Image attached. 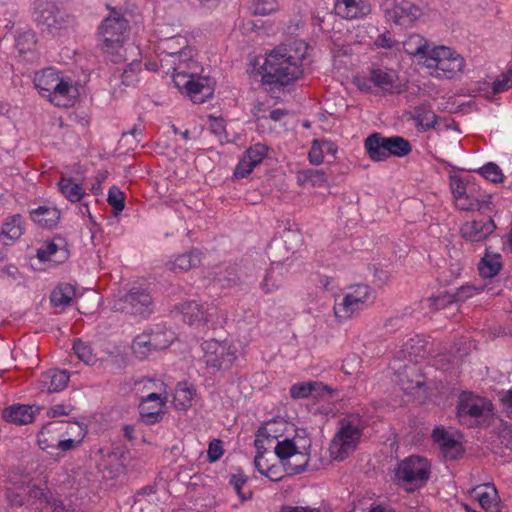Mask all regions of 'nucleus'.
Wrapping results in <instances>:
<instances>
[{
  "label": "nucleus",
  "instance_id": "obj_1",
  "mask_svg": "<svg viewBox=\"0 0 512 512\" xmlns=\"http://www.w3.org/2000/svg\"><path fill=\"white\" fill-rule=\"evenodd\" d=\"M307 45L295 42L293 45H280L265 54L258 72L261 82L270 90L293 84L303 76V60Z\"/></svg>",
  "mask_w": 512,
  "mask_h": 512
},
{
  "label": "nucleus",
  "instance_id": "obj_2",
  "mask_svg": "<svg viewBox=\"0 0 512 512\" xmlns=\"http://www.w3.org/2000/svg\"><path fill=\"white\" fill-rule=\"evenodd\" d=\"M265 427L270 429V436L263 435L264 446L267 450L274 449V453L284 465H288L289 474L301 473L309 462L310 440L300 435L293 438L283 436H275L272 434V425L267 424Z\"/></svg>",
  "mask_w": 512,
  "mask_h": 512
},
{
  "label": "nucleus",
  "instance_id": "obj_3",
  "mask_svg": "<svg viewBox=\"0 0 512 512\" xmlns=\"http://www.w3.org/2000/svg\"><path fill=\"white\" fill-rule=\"evenodd\" d=\"M129 21L115 9L105 17L98 27L101 48L114 63L127 60L125 42L129 38Z\"/></svg>",
  "mask_w": 512,
  "mask_h": 512
},
{
  "label": "nucleus",
  "instance_id": "obj_4",
  "mask_svg": "<svg viewBox=\"0 0 512 512\" xmlns=\"http://www.w3.org/2000/svg\"><path fill=\"white\" fill-rule=\"evenodd\" d=\"M156 56L160 61L162 73L174 75L182 73L190 66L195 68L194 50L188 46V41L182 36H172L160 40Z\"/></svg>",
  "mask_w": 512,
  "mask_h": 512
},
{
  "label": "nucleus",
  "instance_id": "obj_5",
  "mask_svg": "<svg viewBox=\"0 0 512 512\" xmlns=\"http://www.w3.org/2000/svg\"><path fill=\"white\" fill-rule=\"evenodd\" d=\"M163 383L153 379H141L135 383L137 392H141L139 413L141 420L148 424H156L163 419L167 403V395L162 392Z\"/></svg>",
  "mask_w": 512,
  "mask_h": 512
},
{
  "label": "nucleus",
  "instance_id": "obj_6",
  "mask_svg": "<svg viewBox=\"0 0 512 512\" xmlns=\"http://www.w3.org/2000/svg\"><path fill=\"white\" fill-rule=\"evenodd\" d=\"M423 65L432 77L452 80L463 73L466 62L456 50L447 46H435L426 55Z\"/></svg>",
  "mask_w": 512,
  "mask_h": 512
},
{
  "label": "nucleus",
  "instance_id": "obj_7",
  "mask_svg": "<svg viewBox=\"0 0 512 512\" xmlns=\"http://www.w3.org/2000/svg\"><path fill=\"white\" fill-rule=\"evenodd\" d=\"M202 67L195 61L194 67L184 69L182 73L172 75V80L176 88L186 95L194 103H204L214 92L215 81L208 76H200Z\"/></svg>",
  "mask_w": 512,
  "mask_h": 512
},
{
  "label": "nucleus",
  "instance_id": "obj_8",
  "mask_svg": "<svg viewBox=\"0 0 512 512\" xmlns=\"http://www.w3.org/2000/svg\"><path fill=\"white\" fill-rule=\"evenodd\" d=\"M398 72L387 66L372 64L365 75L354 79L357 88L365 93H380L383 95L399 92Z\"/></svg>",
  "mask_w": 512,
  "mask_h": 512
},
{
  "label": "nucleus",
  "instance_id": "obj_9",
  "mask_svg": "<svg viewBox=\"0 0 512 512\" xmlns=\"http://www.w3.org/2000/svg\"><path fill=\"white\" fill-rule=\"evenodd\" d=\"M456 409L459 423L468 428H475L492 414L494 407L488 398L463 391L459 395Z\"/></svg>",
  "mask_w": 512,
  "mask_h": 512
},
{
  "label": "nucleus",
  "instance_id": "obj_10",
  "mask_svg": "<svg viewBox=\"0 0 512 512\" xmlns=\"http://www.w3.org/2000/svg\"><path fill=\"white\" fill-rule=\"evenodd\" d=\"M362 428L358 416H347L339 421V428L331 440L329 452L334 460L346 459L358 446Z\"/></svg>",
  "mask_w": 512,
  "mask_h": 512
},
{
  "label": "nucleus",
  "instance_id": "obj_11",
  "mask_svg": "<svg viewBox=\"0 0 512 512\" xmlns=\"http://www.w3.org/2000/svg\"><path fill=\"white\" fill-rule=\"evenodd\" d=\"M374 296L370 286L357 284L350 286L335 299L333 311L340 321L351 319L373 303Z\"/></svg>",
  "mask_w": 512,
  "mask_h": 512
},
{
  "label": "nucleus",
  "instance_id": "obj_12",
  "mask_svg": "<svg viewBox=\"0 0 512 512\" xmlns=\"http://www.w3.org/2000/svg\"><path fill=\"white\" fill-rule=\"evenodd\" d=\"M429 461L418 455L401 460L395 469V479L407 491H414L426 484L430 477Z\"/></svg>",
  "mask_w": 512,
  "mask_h": 512
},
{
  "label": "nucleus",
  "instance_id": "obj_13",
  "mask_svg": "<svg viewBox=\"0 0 512 512\" xmlns=\"http://www.w3.org/2000/svg\"><path fill=\"white\" fill-rule=\"evenodd\" d=\"M111 309L146 318L153 312L154 303L147 288L142 286H133L123 296L113 299Z\"/></svg>",
  "mask_w": 512,
  "mask_h": 512
},
{
  "label": "nucleus",
  "instance_id": "obj_14",
  "mask_svg": "<svg viewBox=\"0 0 512 512\" xmlns=\"http://www.w3.org/2000/svg\"><path fill=\"white\" fill-rule=\"evenodd\" d=\"M423 0H387L383 4L384 17L396 26L411 27L422 15Z\"/></svg>",
  "mask_w": 512,
  "mask_h": 512
},
{
  "label": "nucleus",
  "instance_id": "obj_15",
  "mask_svg": "<svg viewBox=\"0 0 512 512\" xmlns=\"http://www.w3.org/2000/svg\"><path fill=\"white\" fill-rule=\"evenodd\" d=\"M203 358L208 368L229 370L237 359V348L227 342L211 339L202 343Z\"/></svg>",
  "mask_w": 512,
  "mask_h": 512
},
{
  "label": "nucleus",
  "instance_id": "obj_16",
  "mask_svg": "<svg viewBox=\"0 0 512 512\" xmlns=\"http://www.w3.org/2000/svg\"><path fill=\"white\" fill-rule=\"evenodd\" d=\"M263 435L270 436V429L262 427L258 431L255 439L257 454L254 459V465L261 475H264L270 481L277 482L282 480L286 475H290L288 465H284L282 462L270 464L269 460L265 459L264 454L267 452V448L264 446V440L261 438Z\"/></svg>",
  "mask_w": 512,
  "mask_h": 512
},
{
  "label": "nucleus",
  "instance_id": "obj_17",
  "mask_svg": "<svg viewBox=\"0 0 512 512\" xmlns=\"http://www.w3.org/2000/svg\"><path fill=\"white\" fill-rule=\"evenodd\" d=\"M182 320L189 326L204 327L213 321L216 309L213 305L187 300L177 306Z\"/></svg>",
  "mask_w": 512,
  "mask_h": 512
},
{
  "label": "nucleus",
  "instance_id": "obj_18",
  "mask_svg": "<svg viewBox=\"0 0 512 512\" xmlns=\"http://www.w3.org/2000/svg\"><path fill=\"white\" fill-rule=\"evenodd\" d=\"M77 96L78 90L72 79L61 74L44 98L56 107L69 108L75 104Z\"/></svg>",
  "mask_w": 512,
  "mask_h": 512
},
{
  "label": "nucleus",
  "instance_id": "obj_19",
  "mask_svg": "<svg viewBox=\"0 0 512 512\" xmlns=\"http://www.w3.org/2000/svg\"><path fill=\"white\" fill-rule=\"evenodd\" d=\"M464 199H458L455 203L461 211H486L492 209L493 195L485 192L476 184H470L463 194Z\"/></svg>",
  "mask_w": 512,
  "mask_h": 512
},
{
  "label": "nucleus",
  "instance_id": "obj_20",
  "mask_svg": "<svg viewBox=\"0 0 512 512\" xmlns=\"http://www.w3.org/2000/svg\"><path fill=\"white\" fill-rule=\"evenodd\" d=\"M34 19L41 29L48 32L62 28L63 17L56 4L48 0L36 2Z\"/></svg>",
  "mask_w": 512,
  "mask_h": 512
},
{
  "label": "nucleus",
  "instance_id": "obj_21",
  "mask_svg": "<svg viewBox=\"0 0 512 512\" xmlns=\"http://www.w3.org/2000/svg\"><path fill=\"white\" fill-rule=\"evenodd\" d=\"M101 458L98 467L103 476L108 479H116L126 472V457L118 450L100 449Z\"/></svg>",
  "mask_w": 512,
  "mask_h": 512
},
{
  "label": "nucleus",
  "instance_id": "obj_22",
  "mask_svg": "<svg viewBox=\"0 0 512 512\" xmlns=\"http://www.w3.org/2000/svg\"><path fill=\"white\" fill-rule=\"evenodd\" d=\"M37 258L40 262H50L53 265L65 262L69 258L66 240L62 237H54L45 241L37 249Z\"/></svg>",
  "mask_w": 512,
  "mask_h": 512
},
{
  "label": "nucleus",
  "instance_id": "obj_23",
  "mask_svg": "<svg viewBox=\"0 0 512 512\" xmlns=\"http://www.w3.org/2000/svg\"><path fill=\"white\" fill-rule=\"evenodd\" d=\"M267 153L268 147L265 144L256 143L249 147L239 160L234 170V176L236 178L248 176L253 169L264 160Z\"/></svg>",
  "mask_w": 512,
  "mask_h": 512
},
{
  "label": "nucleus",
  "instance_id": "obj_24",
  "mask_svg": "<svg viewBox=\"0 0 512 512\" xmlns=\"http://www.w3.org/2000/svg\"><path fill=\"white\" fill-rule=\"evenodd\" d=\"M496 225L492 218L467 221L460 228L461 237L468 242H483L494 231Z\"/></svg>",
  "mask_w": 512,
  "mask_h": 512
},
{
  "label": "nucleus",
  "instance_id": "obj_25",
  "mask_svg": "<svg viewBox=\"0 0 512 512\" xmlns=\"http://www.w3.org/2000/svg\"><path fill=\"white\" fill-rule=\"evenodd\" d=\"M61 430V452H67L77 448L84 440L87 429L79 422L59 421Z\"/></svg>",
  "mask_w": 512,
  "mask_h": 512
},
{
  "label": "nucleus",
  "instance_id": "obj_26",
  "mask_svg": "<svg viewBox=\"0 0 512 512\" xmlns=\"http://www.w3.org/2000/svg\"><path fill=\"white\" fill-rule=\"evenodd\" d=\"M59 420L45 423L37 433V445L43 451L52 454V450L61 452V430Z\"/></svg>",
  "mask_w": 512,
  "mask_h": 512
},
{
  "label": "nucleus",
  "instance_id": "obj_27",
  "mask_svg": "<svg viewBox=\"0 0 512 512\" xmlns=\"http://www.w3.org/2000/svg\"><path fill=\"white\" fill-rule=\"evenodd\" d=\"M41 407L27 404H12L2 411V418L16 425H27L34 421Z\"/></svg>",
  "mask_w": 512,
  "mask_h": 512
},
{
  "label": "nucleus",
  "instance_id": "obj_28",
  "mask_svg": "<svg viewBox=\"0 0 512 512\" xmlns=\"http://www.w3.org/2000/svg\"><path fill=\"white\" fill-rule=\"evenodd\" d=\"M433 441L439 446L445 458L455 460L462 454V446L445 428L436 427L432 432Z\"/></svg>",
  "mask_w": 512,
  "mask_h": 512
},
{
  "label": "nucleus",
  "instance_id": "obj_29",
  "mask_svg": "<svg viewBox=\"0 0 512 512\" xmlns=\"http://www.w3.org/2000/svg\"><path fill=\"white\" fill-rule=\"evenodd\" d=\"M202 260V253L196 248L189 251L176 255L173 259H170L166 263L168 270L179 273L187 272L192 268L200 265Z\"/></svg>",
  "mask_w": 512,
  "mask_h": 512
},
{
  "label": "nucleus",
  "instance_id": "obj_30",
  "mask_svg": "<svg viewBox=\"0 0 512 512\" xmlns=\"http://www.w3.org/2000/svg\"><path fill=\"white\" fill-rule=\"evenodd\" d=\"M335 10L346 19L361 18L370 13V4L364 0H336Z\"/></svg>",
  "mask_w": 512,
  "mask_h": 512
},
{
  "label": "nucleus",
  "instance_id": "obj_31",
  "mask_svg": "<svg viewBox=\"0 0 512 512\" xmlns=\"http://www.w3.org/2000/svg\"><path fill=\"white\" fill-rule=\"evenodd\" d=\"M24 219L20 214L8 216L2 224L0 241L4 245H11L24 233Z\"/></svg>",
  "mask_w": 512,
  "mask_h": 512
},
{
  "label": "nucleus",
  "instance_id": "obj_32",
  "mask_svg": "<svg viewBox=\"0 0 512 512\" xmlns=\"http://www.w3.org/2000/svg\"><path fill=\"white\" fill-rule=\"evenodd\" d=\"M332 388L318 381L296 383L290 388V395L293 399H303L310 396L321 397L324 394H331Z\"/></svg>",
  "mask_w": 512,
  "mask_h": 512
},
{
  "label": "nucleus",
  "instance_id": "obj_33",
  "mask_svg": "<svg viewBox=\"0 0 512 512\" xmlns=\"http://www.w3.org/2000/svg\"><path fill=\"white\" fill-rule=\"evenodd\" d=\"M364 148L372 161L380 162L389 158L387 139L381 133L369 135L364 141Z\"/></svg>",
  "mask_w": 512,
  "mask_h": 512
},
{
  "label": "nucleus",
  "instance_id": "obj_34",
  "mask_svg": "<svg viewBox=\"0 0 512 512\" xmlns=\"http://www.w3.org/2000/svg\"><path fill=\"white\" fill-rule=\"evenodd\" d=\"M70 375L65 370L52 369L41 375L40 383L42 389L48 393L62 391L68 384Z\"/></svg>",
  "mask_w": 512,
  "mask_h": 512
},
{
  "label": "nucleus",
  "instance_id": "obj_35",
  "mask_svg": "<svg viewBox=\"0 0 512 512\" xmlns=\"http://www.w3.org/2000/svg\"><path fill=\"white\" fill-rule=\"evenodd\" d=\"M30 217L42 228H53L60 219V211L52 206H39L30 211Z\"/></svg>",
  "mask_w": 512,
  "mask_h": 512
},
{
  "label": "nucleus",
  "instance_id": "obj_36",
  "mask_svg": "<svg viewBox=\"0 0 512 512\" xmlns=\"http://www.w3.org/2000/svg\"><path fill=\"white\" fill-rule=\"evenodd\" d=\"M480 506L486 511L497 508L500 497L498 490L493 483H485L473 489Z\"/></svg>",
  "mask_w": 512,
  "mask_h": 512
},
{
  "label": "nucleus",
  "instance_id": "obj_37",
  "mask_svg": "<svg viewBox=\"0 0 512 512\" xmlns=\"http://www.w3.org/2000/svg\"><path fill=\"white\" fill-rule=\"evenodd\" d=\"M61 72L54 67H48L38 71L34 75L33 83L41 97L44 98L55 81H58Z\"/></svg>",
  "mask_w": 512,
  "mask_h": 512
},
{
  "label": "nucleus",
  "instance_id": "obj_38",
  "mask_svg": "<svg viewBox=\"0 0 512 512\" xmlns=\"http://www.w3.org/2000/svg\"><path fill=\"white\" fill-rule=\"evenodd\" d=\"M502 257L498 253H492L486 249L484 256L478 264L479 274L484 278L496 276L502 269Z\"/></svg>",
  "mask_w": 512,
  "mask_h": 512
},
{
  "label": "nucleus",
  "instance_id": "obj_39",
  "mask_svg": "<svg viewBox=\"0 0 512 512\" xmlns=\"http://www.w3.org/2000/svg\"><path fill=\"white\" fill-rule=\"evenodd\" d=\"M403 49L407 54L418 57L420 63L423 64V60L431 48H429L426 39L421 35L411 34L403 42Z\"/></svg>",
  "mask_w": 512,
  "mask_h": 512
},
{
  "label": "nucleus",
  "instance_id": "obj_40",
  "mask_svg": "<svg viewBox=\"0 0 512 512\" xmlns=\"http://www.w3.org/2000/svg\"><path fill=\"white\" fill-rule=\"evenodd\" d=\"M337 152L335 144L328 140H314L308 153L311 164L320 165L324 161L325 154L334 155Z\"/></svg>",
  "mask_w": 512,
  "mask_h": 512
},
{
  "label": "nucleus",
  "instance_id": "obj_41",
  "mask_svg": "<svg viewBox=\"0 0 512 512\" xmlns=\"http://www.w3.org/2000/svg\"><path fill=\"white\" fill-rule=\"evenodd\" d=\"M418 131L426 132L434 129L437 124V115L425 106H418L414 109L412 116Z\"/></svg>",
  "mask_w": 512,
  "mask_h": 512
},
{
  "label": "nucleus",
  "instance_id": "obj_42",
  "mask_svg": "<svg viewBox=\"0 0 512 512\" xmlns=\"http://www.w3.org/2000/svg\"><path fill=\"white\" fill-rule=\"evenodd\" d=\"M75 289L71 284L58 285L50 295V302L53 307L64 309L70 305L75 297Z\"/></svg>",
  "mask_w": 512,
  "mask_h": 512
},
{
  "label": "nucleus",
  "instance_id": "obj_43",
  "mask_svg": "<svg viewBox=\"0 0 512 512\" xmlns=\"http://www.w3.org/2000/svg\"><path fill=\"white\" fill-rule=\"evenodd\" d=\"M194 394L195 390L188 386L186 382L178 383L173 396V404L175 408L183 411L190 408L192 406Z\"/></svg>",
  "mask_w": 512,
  "mask_h": 512
},
{
  "label": "nucleus",
  "instance_id": "obj_44",
  "mask_svg": "<svg viewBox=\"0 0 512 512\" xmlns=\"http://www.w3.org/2000/svg\"><path fill=\"white\" fill-rule=\"evenodd\" d=\"M58 186L61 194L70 202H79L85 195L83 187L72 178L61 177Z\"/></svg>",
  "mask_w": 512,
  "mask_h": 512
},
{
  "label": "nucleus",
  "instance_id": "obj_45",
  "mask_svg": "<svg viewBox=\"0 0 512 512\" xmlns=\"http://www.w3.org/2000/svg\"><path fill=\"white\" fill-rule=\"evenodd\" d=\"M388 153L390 156L404 157L412 151L410 142L401 136L386 137Z\"/></svg>",
  "mask_w": 512,
  "mask_h": 512
},
{
  "label": "nucleus",
  "instance_id": "obj_46",
  "mask_svg": "<svg viewBox=\"0 0 512 512\" xmlns=\"http://www.w3.org/2000/svg\"><path fill=\"white\" fill-rule=\"evenodd\" d=\"M132 350L136 357L144 359L153 351L152 332L138 335L132 343Z\"/></svg>",
  "mask_w": 512,
  "mask_h": 512
},
{
  "label": "nucleus",
  "instance_id": "obj_47",
  "mask_svg": "<svg viewBox=\"0 0 512 512\" xmlns=\"http://www.w3.org/2000/svg\"><path fill=\"white\" fill-rule=\"evenodd\" d=\"M247 481H248L247 476H245L244 474H241V473L233 474L229 480L230 485L232 486L233 490L237 493L239 499L242 502L250 500L253 495L252 491L249 489L247 491H244V487H245Z\"/></svg>",
  "mask_w": 512,
  "mask_h": 512
},
{
  "label": "nucleus",
  "instance_id": "obj_48",
  "mask_svg": "<svg viewBox=\"0 0 512 512\" xmlns=\"http://www.w3.org/2000/svg\"><path fill=\"white\" fill-rule=\"evenodd\" d=\"M73 350L77 357L85 364L92 365L96 362V356L88 343L77 339L73 344Z\"/></svg>",
  "mask_w": 512,
  "mask_h": 512
},
{
  "label": "nucleus",
  "instance_id": "obj_49",
  "mask_svg": "<svg viewBox=\"0 0 512 512\" xmlns=\"http://www.w3.org/2000/svg\"><path fill=\"white\" fill-rule=\"evenodd\" d=\"M281 286V277L279 273L275 272V268L272 267L269 269L262 282L260 283V288L265 294H271L277 291Z\"/></svg>",
  "mask_w": 512,
  "mask_h": 512
},
{
  "label": "nucleus",
  "instance_id": "obj_50",
  "mask_svg": "<svg viewBox=\"0 0 512 512\" xmlns=\"http://www.w3.org/2000/svg\"><path fill=\"white\" fill-rule=\"evenodd\" d=\"M482 177L489 180L492 183H501L504 179V175L500 167L493 163L488 162L476 170Z\"/></svg>",
  "mask_w": 512,
  "mask_h": 512
},
{
  "label": "nucleus",
  "instance_id": "obj_51",
  "mask_svg": "<svg viewBox=\"0 0 512 512\" xmlns=\"http://www.w3.org/2000/svg\"><path fill=\"white\" fill-rule=\"evenodd\" d=\"M107 202L113 208L114 213L119 214L125 208V195L117 186L113 185L108 191Z\"/></svg>",
  "mask_w": 512,
  "mask_h": 512
},
{
  "label": "nucleus",
  "instance_id": "obj_52",
  "mask_svg": "<svg viewBox=\"0 0 512 512\" xmlns=\"http://www.w3.org/2000/svg\"><path fill=\"white\" fill-rule=\"evenodd\" d=\"M512 87V66L497 77L491 85L493 94H500Z\"/></svg>",
  "mask_w": 512,
  "mask_h": 512
},
{
  "label": "nucleus",
  "instance_id": "obj_53",
  "mask_svg": "<svg viewBox=\"0 0 512 512\" xmlns=\"http://www.w3.org/2000/svg\"><path fill=\"white\" fill-rule=\"evenodd\" d=\"M35 33L31 30L20 34L16 39V47L21 54L31 51L36 45Z\"/></svg>",
  "mask_w": 512,
  "mask_h": 512
},
{
  "label": "nucleus",
  "instance_id": "obj_54",
  "mask_svg": "<svg viewBox=\"0 0 512 512\" xmlns=\"http://www.w3.org/2000/svg\"><path fill=\"white\" fill-rule=\"evenodd\" d=\"M209 127L211 132L219 139V141H229L226 132V123L222 117L209 116Z\"/></svg>",
  "mask_w": 512,
  "mask_h": 512
},
{
  "label": "nucleus",
  "instance_id": "obj_55",
  "mask_svg": "<svg viewBox=\"0 0 512 512\" xmlns=\"http://www.w3.org/2000/svg\"><path fill=\"white\" fill-rule=\"evenodd\" d=\"M276 8V0H253L251 5V10L255 15H268Z\"/></svg>",
  "mask_w": 512,
  "mask_h": 512
},
{
  "label": "nucleus",
  "instance_id": "obj_56",
  "mask_svg": "<svg viewBox=\"0 0 512 512\" xmlns=\"http://www.w3.org/2000/svg\"><path fill=\"white\" fill-rule=\"evenodd\" d=\"M428 307L432 310H441L446 306L456 303L451 293H444L427 299Z\"/></svg>",
  "mask_w": 512,
  "mask_h": 512
},
{
  "label": "nucleus",
  "instance_id": "obj_57",
  "mask_svg": "<svg viewBox=\"0 0 512 512\" xmlns=\"http://www.w3.org/2000/svg\"><path fill=\"white\" fill-rule=\"evenodd\" d=\"M470 184H467L463 181V179L459 176H453L450 179V187L453 194L454 202L456 203L458 199H464L463 194Z\"/></svg>",
  "mask_w": 512,
  "mask_h": 512
},
{
  "label": "nucleus",
  "instance_id": "obj_58",
  "mask_svg": "<svg viewBox=\"0 0 512 512\" xmlns=\"http://www.w3.org/2000/svg\"><path fill=\"white\" fill-rule=\"evenodd\" d=\"M224 453L223 442L220 439L210 441L207 451V458L210 463L218 461Z\"/></svg>",
  "mask_w": 512,
  "mask_h": 512
},
{
  "label": "nucleus",
  "instance_id": "obj_59",
  "mask_svg": "<svg viewBox=\"0 0 512 512\" xmlns=\"http://www.w3.org/2000/svg\"><path fill=\"white\" fill-rule=\"evenodd\" d=\"M481 291L480 288H477L472 285H463L460 288L457 289L455 293H453V297L455 302H462L465 301L468 298H471L477 294H479Z\"/></svg>",
  "mask_w": 512,
  "mask_h": 512
},
{
  "label": "nucleus",
  "instance_id": "obj_60",
  "mask_svg": "<svg viewBox=\"0 0 512 512\" xmlns=\"http://www.w3.org/2000/svg\"><path fill=\"white\" fill-rule=\"evenodd\" d=\"M173 339L164 332H152V348L153 351L163 350L170 346Z\"/></svg>",
  "mask_w": 512,
  "mask_h": 512
},
{
  "label": "nucleus",
  "instance_id": "obj_61",
  "mask_svg": "<svg viewBox=\"0 0 512 512\" xmlns=\"http://www.w3.org/2000/svg\"><path fill=\"white\" fill-rule=\"evenodd\" d=\"M73 407L70 404H56L47 410V417L55 419L61 416H68L71 414Z\"/></svg>",
  "mask_w": 512,
  "mask_h": 512
},
{
  "label": "nucleus",
  "instance_id": "obj_62",
  "mask_svg": "<svg viewBox=\"0 0 512 512\" xmlns=\"http://www.w3.org/2000/svg\"><path fill=\"white\" fill-rule=\"evenodd\" d=\"M108 177V172L107 171H104V170H98L94 177H93V183L91 185V192L94 194V195H100L102 194V183L106 181Z\"/></svg>",
  "mask_w": 512,
  "mask_h": 512
},
{
  "label": "nucleus",
  "instance_id": "obj_63",
  "mask_svg": "<svg viewBox=\"0 0 512 512\" xmlns=\"http://www.w3.org/2000/svg\"><path fill=\"white\" fill-rule=\"evenodd\" d=\"M310 185L312 187H322L327 181L328 177L326 173L322 170L310 169Z\"/></svg>",
  "mask_w": 512,
  "mask_h": 512
},
{
  "label": "nucleus",
  "instance_id": "obj_64",
  "mask_svg": "<svg viewBox=\"0 0 512 512\" xmlns=\"http://www.w3.org/2000/svg\"><path fill=\"white\" fill-rule=\"evenodd\" d=\"M395 44V40L392 34L388 31L380 34L374 41V45L377 48L391 49Z\"/></svg>",
  "mask_w": 512,
  "mask_h": 512
}]
</instances>
